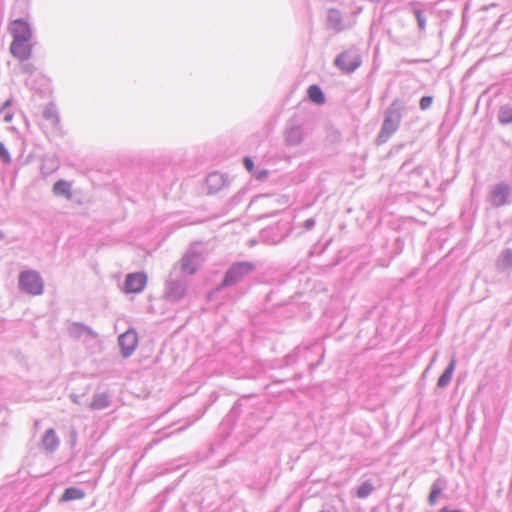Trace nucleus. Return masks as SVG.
I'll use <instances>...</instances> for the list:
<instances>
[{"instance_id": "nucleus-16", "label": "nucleus", "mask_w": 512, "mask_h": 512, "mask_svg": "<svg viewBox=\"0 0 512 512\" xmlns=\"http://www.w3.org/2000/svg\"><path fill=\"white\" fill-rule=\"evenodd\" d=\"M286 139L290 144H297L302 140V132L299 127H291L286 132Z\"/></svg>"}, {"instance_id": "nucleus-23", "label": "nucleus", "mask_w": 512, "mask_h": 512, "mask_svg": "<svg viewBox=\"0 0 512 512\" xmlns=\"http://www.w3.org/2000/svg\"><path fill=\"white\" fill-rule=\"evenodd\" d=\"M432 102H433V98L432 97H430V96L422 97V99L420 100V107H421V109L422 110L428 109L432 105Z\"/></svg>"}, {"instance_id": "nucleus-22", "label": "nucleus", "mask_w": 512, "mask_h": 512, "mask_svg": "<svg viewBox=\"0 0 512 512\" xmlns=\"http://www.w3.org/2000/svg\"><path fill=\"white\" fill-rule=\"evenodd\" d=\"M0 160H2L6 164L11 162V157H10L7 149L4 147V145L1 142H0Z\"/></svg>"}, {"instance_id": "nucleus-18", "label": "nucleus", "mask_w": 512, "mask_h": 512, "mask_svg": "<svg viewBox=\"0 0 512 512\" xmlns=\"http://www.w3.org/2000/svg\"><path fill=\"white\" fill-rule=\"evenodd\" d=\"M44 118L49 121L50 123L57 124L58 123V116L54 110V108L51 106V104L45 106L43 111Z\"/></svg>"}, {"instance_id": "nucleus-24", "label": "nucleus", "mask_w": 512, "mask_h": 512, "mask_svg": "<svg viewBox=\"0 0 512 512\" xmlns=\"http://www.w3.org/2000/svg\"><path fill=\"white\" fill-rule=\"evenodd\" d=\"M415 16H416L419 28L424 29L425 28V19L423 17L422 12L420 10H416Z\"/></svg>"}, {"instance_id": "nucleus-3", "label": "nucleus", "mask_w": 512, "mask_h": 512, "mask_svg": "<svg viewBox=\"0 0 512 512\" xmlns=\"http://www.w3.org/2000/svg\"><path fill=\"white\" fill-rule=\"evenodd\" d=\"M401 120V111L399 107H395V102L386 113V117L380 133L381 137H389L396 131Z\"/></svg>"}, {"instance_id": "nucleus-8", "label": "nucleus", "mask_w": 512, "mask_h": 512, "mask_svg": "<svg viewBox=\"0 0 512 512\" xmlns=\"http://www.w3.org/2000/svg\"><path fill=\"white\" fill-rule=\"evenodd\" d=\"M200 267V254L193 252L185 254L180 260V270L183 274L192 275Z\"/></svg>"}, {"instance_id": "nucleus-13", "label": "nucleus", "mask_w": 512, "mask_h": 512, "mask_svg": "<svg viewBox=\"0 0 512 512\" xmlns=\"http://www.w3.org/2000/svg\"><path fill=\"white\" fill-rule=\"evenodd\" d=\"M85 493L83 490L76 488V487H70L65 489L61 496V501L68 502L72 500H80L84 498Z\"/></svg>"}, {"instance_id": "nucleus-7", "label": "nucleus", "mask_w": 512, "mask_h": 512, "mask_svg": "<svg viewBox=\"0 0 512 512\" xmlns=\"http://www.w3.org/2000/svg\"><path fill=\"white\" fill-rule=\"evenodd\" d=\"M30 40H12L10 53L20 61L28 60L32 54Z\"/></svg>"}, {"instance_id": "nucleus-20", "label": "nucleus", "mask_w": 512, "mask_h": 512, "mask_svg": "<svg viewBox=\"0 0 512 512\" xmlns=\"http://www.w3.org/2000/svg\"><path fill=\"white\" fill-rule=\"evenodd\" d=\"M440 494H441V488L437 484H434L432 487V490L430 492V495H429V499H428L429 503L431 505H434Z\"/></svg>"}, {"instance_id": "nucleus-28", "label": "nucleus", "mask_w": 512, "mask_h": 512, "mask_svg": "<svg viewBox=\"0 0 512 512\" xmlns=\"http://www.w3.org/2000/svg\"><path fill=\"white\" fill-rule=\"evenodd\" d=\"M503 197H506V190H503Z\"/></svg>"}, {"instance_id": "nucleus-25", "label": "nucleus", "mask_w": 512, "mask_h": 512, "mask_svg": "<svg viewBox=\"0 0 512 512\" xmlns=\"http://www.w3.org/2000/svg\"><path fill=\"white\" fill-rule=\"evenodd\" d=\"M243 164L245 166V168L249 171V172H252L253 169H254V163L252 161L251 158L249 157H245L244 160H243Z\"/></svg>"}, {"instance_id": "nucleus-11", "label": "nucleus", "mask_w": 512, "mask_h": 512, "mask_svg": "<svg viewBox=\"0 0 512 512\" xmlns=\"http://www.w3.org/2000/svg\"><path fill=\"white\" fill-rule=\"evenodd\" d=\"M42 445L48 451L54 450L59 445V439L53 429H48L46 431L42 440Z\"/></svg>"}, {"instance_id": "nucleus-12", "label": "nucleus", "mask_w": 512, "mask_h": 512, "mask_svg": "<svg viewBox=\"0 0 512 512\" xmlns=\"http://www.w3.org/2000/svg\"><path fill=\"white\" fill-rule=\"evenodd\" d=\"M455 366H456V359L453 357L449 366L447 367V369L439 377L438 383H437L438 387L442 388V387L447 386L450 383L453 373H454V370H455Z\"/></svg>"}, {"instance_id": "nucleus-4", "label": "nucleus", "mask_w": 512, "mask_h": 512, "mask_svg": "<svg viewBox=\"0 0 512 512\" xmlns=\"http://www.w3.org/2000/svg\"><path fill=\"white\" fill-rule=\"evenodd\" d=\"M335 64L343 72L351 73L360 66L361 59L354 51H344L336 58Z\"/></svg>"}, {"instance_id": "nucleus-30", "label": "nucleus", "mask_w": 512, "mask_h": 512, "mask_svg": "<svg viewBox=\"0 0 512 512\" xmlns=\"http://www.w3.org/2000/svg\"><path fill=\"white\" fill-rule=\"evenodd\" d=\"M452 512H461V511H459V510H453Z\"/></svg>"}, {"instance_id": "nucleus-6", "label": "nucleus", "mask_w": 512, "mask_h": 512, "mask_svg": "<svg viewBox=\"0 0 512 512\" xmlns=\"http://www.w3.org/2000/svg\"><path fill=\"white\" fill-rule=\"evenodd\" d=\"M119 346L124 357L130 356L137 347L138 337L134 330H127L119 336Z\"/></svg>"}, {"instance_id": "nucleus-26", "label": "nucleus", "mask_w": 512, "mask_h": 512, "mask_svg": "<svg viewBox=\"0 0 512 512\" xmlns=\"http://www.w3.org/2000/svg\"><path fill=\"white\" fill-rule=\"evenodd\" d=\"M441 512H452V511L448 510L447 508H443V509L441 510Z\"/></svg>"}, {"instance_id": "nucleus-1", "label": "nucleus", "mask_w": 512, "mask_h": 512, "mask_svg": "<svg viewBox=\"0 0 512 512\" xmlns=\"http://www.w3.org/2000/svg\"><path fill=\"white\" fill-rule=\"evenodd\" d=\"M255 266L249 262H239L232 265L229 270L225 273L222 280L221 287H226L234 284L245 276L250 274L254 270Z\"/></svg>"}, {"instance_id": "nucleus-27", "label": "nucleus", "mask_w": 512, "mask_h": 512, "mask_svg": "<svg viewBox=\"0 0 512 512\" xmlns=\"http://www.w3.org/2000/svg\"><path fill=\"white\" fill-rule=\"evenodd\" d=\"M503 197H506V190H503Z\"/></svg>"}, {"instance_id": "nucleus-21", "label": "nucleus", "mask_w": 512, "mask_h": 512, "mask_svg": "<svg viewBox=\"0 0 512 512\" xmlns=\"http://www.w3.org/2000/svg\"><path fill=\"white\" fill-rule=\"evenodd\" d=\"M10 105V101H6L0 110V115L3 117L5 122H10L13 118V114L7 110V107Z\"/></svg>"}, {"instance_id": "nucleus-5", "label": "nucleus", "mask_w": 512, "mask_h": 512, "mask_svg": "<svg viewBox=\"0 0 512 512\" xmlns=\"http://www.w3.org/2000/svg\"><path fill=\"white\" fill-rule=\"evenodd\" d=\"M9 31L13 40H31L32 31L27 21L17 19L9 24Z\"/></svg>"}, {"instance_id": "nucleus-19", "label": "nucleus", "mask_w": 512, "mask_h": 512, "mask_svg": "<svg viewBox=\"0 0 512 512\" xmlns=\"http://www.w3.org/2000/svg\"><path fill=\"white\" fill-rule=\"evenodd\" d=\"M373 489L374 487L371 483L365 482L358 488L357 496L359 498H365L373 491Z\"/></svg>"}, {"instance_id": "nucleus-9", "label": "nucleus", "mask_w": 512, "mask_h": 512, "mask_svg": "<svg viewBox=\"0 0 512 512\" xmlns=\"http://www.w3.org/2000/svg\"><path fill=\"white\" fill-rule=\"evenodd\" d=\"M147 282V277L144 273L129 274L125 280V291L127 293L141 292Z\"/></svg>"}, {"instance_id": "nucleus-10", "label": "nucleus", "mask_w": 512, "mask_h": 512, "mask_svg": "<svg viewBox=\"0 0 512 512\" xmlns=\"http://www.w3.org/2000/svg\"><path fill=\"white\" fill-rule=\"evenodd\" d=\"M72 186L66 180H59L53 185V193L56 196L65 197L66 199L72 198Z\"/></svg>"}, {"instance_id": "nucleus-17", "label": "nucleus", "mask_w": 512, "mask_h": 512, "mask_svg": "<svg viewBox=\"0 0 512 512\" xmlns=\"http://www.w3.org/2000/svg\"><path fill=\"white\" fill-rule=\"evenodd\" d=\"M498 118L502 124L512 123V106H502L499 110Z\"/></svg>"}, {"instance_id": "nucleus-14", "label": "nucleus", "mask_w": 512, "mask_h": 512, "mask_svg": "<svg viewBox=\"0 0 512 512\" xmlns=\"http://www.w3.org/2000/svg\"><path fill=\"white\" fill-rule=\"evenodd\" d=\"M307 93H308V97L309 99L316 103V104H323L324 101H325V97H324V94L322 92V90L320 89L319 86L317 85H311L309 86L308 90H307Z\"/></svg>"}, {"instance_id": "nucleus-29", "label": "nucleus", "mask_w": 512, "mask_h": 512, "mask_svg": "<svg viewBox=\"0 0 512 512\" xmlns=\"http://www.w3.org/2000/svg\"><path fill=\"white\" fill-rule=\"evenodd\" d=\"M503 197H506V190H503Z\"/></svg>"}, {"instance_id": "nucleus-15", "label": "nucleus", "mask_w": 512, "mask_h": 512, "mask_svg": "<svg viewBox=\"0 0 512 512\" xmlns=\"http://www.w3.org/2000/svg\"><path fill=\"white\" fill-rule=\"evenodd\" d=\"M109 405V399L105 394H97L90 403V407L95 410L104 409Z\"/></svg>"}, {"instance_id": "nucleus-2", "label": "nucleus", "mask_w": 512, "mask_h": 512, "mask_svg": "<svg viewBox=\"0 0 512 512\" xmlns=\"http://www.w3.org/2000/svg\"><path fill=\"white\" fill-rule=\"evenodd\" d=\"M20 288L32 295H39L43 291V283L38 275L34 271H26L19 276Z\"/></svg>"}]
</instances>
